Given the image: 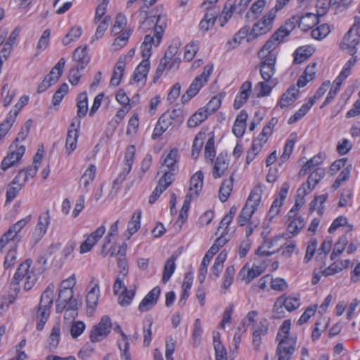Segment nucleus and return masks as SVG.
I'll list each match as a JSON object with an SVG mask.
<instances>
[{"instance_id":"nucleus-1","label":"nucleus","mask_w":360,"mask_h":360,"mask_svg":"<svg viewBox=\"0 0 360 360\" xmlns=\"http://www.w3.org/2000/svg\"><path fill=\"white\" fill-rule=\"evenodd\" d=\"M167 18L165 15H158L157 17L146 18L140 25L139 29L146 32L147 30L153 29L150 34L145 36L144 40L141 46L142 61L136 68L132 80L136 83L144 85L147 75L150 70L149 58L152 54V47H157L160 45L165 29L167 27Z\"/></svg>"},{"instance_id":"nucleus-2","label":"nucleus","mask_w":360,"mask_h":360,"mask_svg":"<svg viewBox=\"0 0 360 360\" xmlns=\"http://www.w3.org/2000/svg\"><path fill=\"white\" fill-rule=\"evenodd\" d=\"M179 172L176 159H164L158 174H162L157 187L149 197V203L153 204L160 195L172 184L174 176Z\"/></svg>"},{"instance_id":"nucleus-3","label":"nucleus","mask_w":360,"mask_h":360,"mask_svg":"<svg viewBox=\"0 0 360 360\" xmlns=\"http://www.w3.org/2000/svg\"><path fill=\"white\" fill-rule=\"evenodd\" d=\"M55 286L51 283L41 295L40 301L36 312L37 330H41L51 314V309L53 303V292Z\"/></svg>"},{"instance_id":"nucleus-4","label":"nucleus","mask_w":360,"mask_h":360,"mask_svg":"<svg viewBox=\"0 0 360 360\" xmlns=\"http://www.w3.org/2000/svg\"><path fill=\"white\" fill-rule=\"evenodd\" d=\"M73 290H59L56 306V312L57 314L62 313L65 309V314L70 311H74L76 315L77 314V311L79 307L82 305V302L76 298L73 299Z\"/></svg>"},{"instance_id":"nucleus-5","label":"nucleus","mask_w":360,"mask_h":360,"mask_svg":"<svg viewBox=\"0 0 360 360\" xmlns=\"http://www.w3.org/2000/svg\"><path fill=\"white\" fill-rule=\"evenodd\" d=\"M319 22V15L307 13L303 15H293L286 22V25L290 27L291 30H293L297 25L302 31L307 32Z\"/></svg>"},{"instance_id":"nucleus-6","label":"nucleus","mask_w":360,"mask_h":360,"mask_svg":"<svg viewBox=\"0 0 360 360\" xmlns=\"http://www.w3.org/2000/svg\"><path fill=\"white\" fill-rule=\"evenodd\" d=\"M32 260L30 259H26L24 262L20 264L15 273L11 282V289L13 291V293L10 295L11 297L9 301V304H12L14 302L15 296L18 294L20 290L19 283L22 278H26L27 276L33 275L32 271H30V267L32 264Z\"/></svg>"},{"instance_id":"nucleus-7","label":"nucleus","mask_w":360,"mask_h":360,"mask_svg":"<svg viewBox=\"0 0 360 360\" xmlns=\"http://www.w3.org/2000/svg\"><path fill=\"white\" fill-rule=\"evenodd\" d=\"M112 324L108 316H103L98 324L94 325L90 332V340L98 342L105 339L110 333Z\"/></svg>"},{"instance_id":"nucleus-8","label":"nucleus","mask_w":360,"mask_h":360,"mask_svg":"<svg viewBox=\"0 0 360 360\" xmlns=\"http://www.w3.org/2000/svg\"><path fill=\"white\" fill-rule=\"evenodd\" d=\"M158 120H160V124L162 123L167 128L172 126L177 129L184 122L185 115L183 109L176 108L166 111Z\"/></svg>"},{"instance_id":"nucleus-9","label":"nucleus","mask_w":360,"mask_h":360,"mask_svg":"<svg viewBox=\"0 0 360 360\" xmlns=\"http://www.w3.org/2000/svg\"><path fill=\"white\" fill-rule=\"evenodd\" d=\"M275 16L276 12L273 10L270 11L253 25L250 35L252 36V38H255L268 32L272 27Z\"/></svg>"},{"instance_id":"nucleus-10","label":"nucleus","mask_w":360,"mask_h":360,"mask_svg":"<svg viewBox=\"0 0 360 360\" xmlns=\"http://www.w3.org/2000/svg\"><path fill=\"white\" fill-rule=\"evenodd\" d=\"M289 189V183L284 182L268 212L267 217L269 220H272V219L279 214L280 209L283 205V202L287 197Z\"/></svg>"},{"instance_id":"nucleus-11","label":"nucleus","mask_w":360,"mask_h":360,"mask_svg":"<svg viewBox=\"0 0 360 360\" xmlns=\"http://www.w3.org/2000/svg\"><path fill=\"white\" fill-rule=\"evenodd\" d=\"M213 71V65H207L204 67L203 72L195 77L187 90L193 95H196L201 88L208 82L209 77Z\"/></svg>"},{"instance_id":"nucleus-12","label":"nucleus","mask_w":360,"mask_h":360,"mask_svg":"<svg viewBox=\"0 0 360 360\" xmlns=\"http://www.w3.org/2000/svg\"><path fill=\"white\" fill-rule=\"evenodd\" d=\"M269 323L266 319H262L258 323L252 325V346L255 350H259L262 343V337L269 331Z\"/></svg>"},{"instance_id":"nucleus-13","label":"nucleus","mask_w":360,"mask_h":360,"mask_svg":"<svg viewBox=\"0 0 360 360\" xmlns=\"http://www.w3.org/2000/svg\"><path fill=\"white\" fill-rule=\"evenodd\" d=\"M263 184H258L251 191L246 203L242 210H245L248 213H250V211L253 210L254 213L257 211V207L261 202L262 195L263 194Z\"/></svg>"},{"instance_id":"nucleus-14","label":"nucleus","mask_w":360,"mask_h":360,"mask_svg":"<svg viewBox=\"0 0 360 360\" xmlns=\"http://www.w3.org/2000/svg\"><path fill=\"white\" fill-rule=\"evenodd\" d=\"M277 55L271 54L269 57L261 58L264 59L260 63V74L265 81H270L276 72V63Z\"/></svg>"},{"instance_id":"nucleus-15","label":"nucleus","mask_w":360,"mask_h":360,"mask_svg":"<svg viewBox=\"0 0 360 360\" xmlns=\"http://www.w3.org/2000/svg\"><path fill=\"white\" fill-rule=\"evenodd\" d=\"M359 43L360 34L353 32V29H349L342 40L341 48L348 50L351 55H355Z\"/></svg>"},{"instance_id":"nucleus-16","label":"nucleus","mask_w":360,"mask_h":360,"mask_svg":"<svg viewBox=\"0 0 360 360\" xmlns=\"http://www.w3.org/2000/svg\"><path fill=\"white\" fill-rule=\"evenodd\" d=\"M105 232V227L103 225L101 226L96 231L92 232L80 245V253L83 254L89 252L96 244L98 240L101 238Z\"/></svg>"},{"instance_id":"nucleus-17","label":"nucleus","mask_w":360,"mask_h":360,"mask_svg":"<svg viewBox=\"0 0 360 360\" xmlns=\"http://www.w3.org/2000/svg\"><path fill=\"white\" fill-rule=\"evenodd\" d=\"M161 290L157 286L152 289L142 300L139 305V310L141 312L148 311L157 303Z\"/></svg>"},{"instance_id":"nucleus-18","label":"nucleus","mask_w":360,"mask_h":360,"mask_svg":"<svg viewBox=\"0 0 360 360\" xmlns=\"http://www.w3.org/2000/svg\"><path fill=\"white\" fill-rule=\"evenodd\" d=\"M295 340H290L288 343H286L285 340H280L276 349L278 360H290L295 351Z\"/></svg>"},{"instance_id":"nucleus-19","label":"nucleus","mask_w":360,"mask_h":360,"mask_svg":"<svg viewBox=\"0 0 360 360\" xmlns=\"http://www.w3.org/2000/svg\"><path fill=\"white\" fill-rule=\"evenodd\" d=\"M22 171H20L9 184V187L6 191V202H11L15 199L19 191L22 188L25 183L21 180Z\"/></svg>"},{"instance_id":"nucleus-20","label":"nucleus","mask_w":360,"mask_h":360,"mask_svg":"<svg viewBox=\"0 0 360 360\" xmlns=\"http://www.w3.org/2000/svg\"><path fill=\"white\" fill-rule=\"evenodd\" d=\"M300 305V299L295 297H288L283 298L280 297L274 304V311H278V309H281L283 312V307L288 311H292L297 309Z\"/></svg>"},{"instance_id":"nucleus-21","label":"nucleus","mask_w":360,"mask_h":360,"mask_svg":"<svg viewBox=\"0 0 360 360\" xmlns=\"http://www.w3.org/2000/svg\"><path fill=\"white\" fill-rule=\"evenodd\" d=\"M49 223V210H47L43 215L39 216L38 223L33 232V237L35 238V243H37L46 233Z\"/></svg>"},{"instance_id":"nucleus-22","label":"nucleus","mask_w":360,"mask_h":360,"mask_svg":"<svg viewBox=\"0 0 360 360\" xmlns=\"http://www.w3.org/2000/svg\"><path fill=\"white\" fill-rule=\"evenodd\" d=\"M298 94L299 89H297L295 86H291L282 95L277 105H279L281 108H288L297 100Z\"/></svg>"},{"instance_id":"nucleus-23","label":"nucleus","mask_w":360,"mask_h":360,"mask_svg":"<svg viewBox=\"0 0 360 360\" xmlns=\"http://www.w3.org/2000/svg\"><path fill=\"white\" fill-rule=\"evenodd\" d=\"M264 269L262 266L253 264L251 269H246V265L244 266L239 272L240 276L245 280L246 283H250L254 278L260 276Z\"/></svg>"},{"instance_id":"nucleus-24","label":"nucleus","mask_w":360,"mask_h":360,"mask_svg":"<svg viewBox=\"0 0 360 360\" xmlns=\"http://www.w3.org/2000/svg\"><path fill=\"white\" fill-rule=\"evenodd\" d=\"M72 59L77 63V65L80 66L81 70H84L90 61V57L87 53V47H77L73 52Z\"/></svg>"},{"instance_id":"nucleus-25","label":"nucleus","mask_w":360,"mask_h":360,"mask_svg":"<svg viewBox=\"0 0 360 360\" xmlns=\"http://www.w3.org/2000/svg\"><path fill=\"white\" fill-rule=\"evenodd\" d=\"M217 254L215 252V248H210L208 251L205 255L201 264L200 265L199 268V275L198 277V279L200 282V283H203L205 278L206 274L207 273V266L210 264V262L211 261V259L213 257V256Z\"/></svg>"},{"instance_id":"nucleus-26","label":"nucleus","mask_w":360,"mask_h":360,"mask_svg":"<svg viewBox=\"0 0 360 360\" xmlns=\"http://www.w3.org/2000/svg\"><path fill=\"white\" fill-rule=\"evenodd\" d=\"M125 61L124 59L122 58H119L118 60L117 61L112 75L111 77L110 84L112 86H117L120 84L121 79L123 76V72L125 69Z\"/></svg>"},{"instance_id":"nucleus-27","label":"nucleus","mask_w":360,"mask_h":360,"mask_svg":"<svg viewBox=\"0 0 360 360\" xmlns=\"http://www.w3.org/2000/svg\"><path fill=\"white\" fill-rule=\"evenodd\" d=\"M203 179V173L201 171H198L191 176L189 188V193L191 194V196L193 193L196 195H199L202 188Z\"/></svg>"},{"instance_id":"nucleus-28","label":"nucleus","mask_w":360,"mask_h":360,"mask_svg":"<svg viewBox=\"0 0 360 360\" xmlns=\"http://www.w3.org/2000/svg\"><path fill=\"white\" fill-rule=\"evenodd\" d=\"M325 176V169L322 167L315 168L309 174L307 183L304 184L307 186L309 191L313 190L319 181Z\"/></svg>"},{"instance_id":"nucleus-29","label":"nucleus","mask_w":360,"mask_h":360,"mask_svg":"<svg viewBox=\"0 0 360 360\" xmlns=\"http://www.w3.org/2000/svg\"><path fill=\"white\" fill-rule=\"evenodd\" d=\"M77 117L75 118H79V120H81V118L86 116L88 111V96L86 92L80 93L77 99Z\"/></svg>"},{"instance_id":"nucleus-30","label":"nucleus","mask_w":360,"mask_h":360,"mask_svg":"<svg viewBox=\"0 0 360 360\" xmlns=\"http://www.w3.org/2000/svg\"><path fill=\"white\" fill-rule=\"evenodd\" d=\"M177 259V255L173 254L169 258L167 259L166 261L164 269H163V274H162V281L163 283H166L171 276H172L175 268V261Z\"/></svg>"},{"instance_id":"nucleus-31","label":"nucleus","mask_w":360,"mask_h":360,"mask_svg":"<svg viewBox=\"0 0 360 360\" xmlns=\"http://www.w3.org/2000/svg\"><path fill=\"white\" fill-rule=\"evenodd\" d=\"M211 163H214L212 175L214 179L221 177L225 171L229 167V160L226 159H216V161L214 162V159H210Z\"/></svg>"},{"instance_id":"nucleus-32","label":"nucleus","mask_w":360,"mask_h":360,"mask_svg":"<svg viewBox=\"0 0 360 360\" xmlns=\"http://www.w3.org/2000/svg\"><path fill=\"white\" fill-rule=\"evenodd\" d=\"M60 327L58 325H56L52 328L51 333L48 338V345L46 348L49 352H54L60 342Z\"/></svg>"},{"instance_id":"nucleus-33","label":"nucleus","mask_w":360,"mask_h":360,"mask_svg":"<svg viewBox=\"0 0 360 360\" xmlns=\"http://www.w3.org/2000/svg\"><path fill=\"white\" fill-rule=\"evenodd\" d=\"M207 110L200 108L188 120L187 126L189 128H194L200 124L207 117Z\"/></svg>"},{"instance_id":"nucleus-34","label":"nucleus","mask_w":360,"mask_h":360,"mask_svg":"<svg viewBox=\"0 0 360 360\" xmlns=\"http://www.w3.org/2000/svg\"><path fill=\"white\" fill-rule=\"evenodd\" d=\"M99 285L96 283L91 289L88 292L86 297L87 307L94 310L96 307L99 297Z\"/></svg>"},{"instance_id":"nucleus-35","label":"nucleus","mask_w":360,"mask_h":360,"mask_svg":"<svg viewBox=\"0 0 360 360\" xmlns=\"http://www.w3.org/2000/svg\"><path fill=\"white\" fill-rule=\"evenodd\" d=\"M278 44V43L276 39H273V37L271 36V38L266 41L264 45L258 52L259 57L267 58L269 57L271 54L276 55V53L274 52V49Z\"/></svg>"},{"instance_id":"nucleus-36","label":"nucleus","mask_w":360,"mask_h":360,"mask_svg":"<svg viewBox=\"0 0 360 360\" xmlns=\"http://www.w3.org/2000/svg\"><path fill=\"white\" fill-rule=\"evenodd\" d=\"M312 55V49L310 47L300 46L297 48L294 53L293 63L300 64Z\"/></svg>"},{"instance_id":"nucleus-37","label":"nucleus","mask_w":360,"mask_h":360,"mask_svg":"<svg viewBox=\"0 0 360 360\" xmlns=\"http://www.w3.org/2000/svg\"><path fill=\"white\" fill-rule=\"evenodd\" d=\"M232 189L233 178L224 180L219 191V198L222 202H225L228 200Z\"/></svg>"},{"instance_id":"nucleus-38","label":"nucleus","mask_w":360,"mask_h":360,"mask_svg":"<svg viewBox=\"0 0 360 360\" xmlns=\"http://www.w3.org/2000/svg\"><path fill=\"white\" fill-rule=\"evenodd\" d=\"M290 320L286 319L283 322L282 325L279 328V330L277 334V338L281 337L280 340H285L286 343L290 342V340L296 341V338H292L290 336Z\"/></svg>"},{"instance_id":"nucleus-39","label":"nucleus","mask_w":360,"mask_h":360,"mask_svg":"<svg viewBox=\"0 0 360 360\" xmlns=\"http://www.w3.org/2000/svg\"><path fill=\"white\" fill-rule=\"evenodd\" d=\"M136 294V288L128 290L127 287H124V290H122L118 298V302L122 307L129 306Z\"/></svg>"},{"instance_id":"nucleus-40","label":"nucleus","mask_w":360,"mask_h":360,"mask_svg":"<svg viewBox=\"0 0 360 360\" xmlns=\"http://www.w3.org/2000/svg\"><path fill=\"white\" fill-rule=\"evenodd\" d=\"M266 0H257L255 1L250 10L246 13V17L248 18L256 19L259 17V14L264 10L266 5Z\"/></svg>"},{"instance_id":"nucleus-41","label":"nucleus","mask_w":360,"mask_h":360,"mask_svg":"<svg viewBox=\"0 0 360 360\" xmlns=\"http://www.w3.org/2000/svg\"><path fill=\"white\" fill-rule=\"evenodd\" d=\"M313 106V102L311 103L308 101L307 103H304L301 108L295 112V113L292 115L288 121L289 124H294L297 122L298 120H301L311 109Z\"/></svg>"},{"instance_id":"nucleus-42","label":"nucleus","mask_w":360,"mask_h":360,"mask_svg":"<svg viewBox=\"0 0 360 360\" xmlns=\"http://www.w3.org/2000/svg\"><path fill=\"white\" fill-rule=\"evenodd\" d=\"M304 225L305 222L304 218L299 216L297 219H293V221H289L287 230L292 236H295L304 228Z\"/></svg>"},{"instance_id":"nucleus-43","label":"nucleus","mask_w":360,"mask_h":360,"mask_svg":"<svg viewBox=\"0 0 360 360\" xmlns=\"http://www.w3.org/2000/svg\"><path fill=\"white\" fill-rule=\"evenodd\" d=\"M131 32L132 30L131 29H128L124 32H122L121 34L115 39L112 44L114 49L117 50L124 47L127 44Z\"/></svg>"},{"instance_id":"nucleus-44","label":"nucleus","mask_w":360,"mask_h":360,"mask_svg":"<svg viewBox=\"0 0 360 360\" xmlns=\"http://www.w3.org/2000/svg\"><path fill=\"white\" fill-rule=\"evenodd\" d=\"M65 65V60L64 58H61L56 65L52 68L50 73L46 76H49L53 82H56L60 77L61 76L63 68Z\"/></svg>"},{"instance_id":"nucleus-45","label":"nucleus","mask_w":360,"mask_h":360,"mask_svg":"<svg viewBox=\"0 0 360 360\" xmlns=\"http://www.w3.org/2000/svg\"><path fill=\"white\" fill-rule=\"evenodd\" d=\"M141 216V212L138 211L137 215L134 213L130 221L128 223L127 231L129 233L128 238L131 237L133 234H134L140 228V219Z\"/></svg>"},{"instance_id":"nucleus-46","label":"nucleus","mask_w":360,"mask_h":360,"mask_svg":"<svg viewBox=\"0 0 360 360\" xmlns=\"http://www.w3.org/2000/svg\"><path fill=\"white\" fill-rule=\"evenodd\" d=\"M217 19V15L215 13H207L204 15L203 18L200 20L199 27L200 29L204 31H208L210 27H212Z\"/></svg>"},{"instance_id":"nucleus-47","label":"nucleus","mask_w":360,"mask_h":360,"mask_svg":"<svg viewBox=\"0 0 360 360\" xmlns=\"http://www.w3.org/2000/svg\"><path fill=\"white\" fill-rule=\"evenodd\" d=\"M69 91V86L67 83L62 84L58 90L55 92L52 98V103L54 106L58 105L65 96Z\"/></svg>"},{"instance_id":"nucleus-48","label":"nucleus","mask_w":360,"mask_h":360,"mask_svg":"<svg viewBox=\"0 0 360 360\" xmlns=\"http://www.w3.org/2000/svg\"><path fill=\"white\" fill-rule=\"evenodd\" d=\"M330 27L328 24H322L311 32V37L317 40H321L330 33Z\"/></svg>"},{"instance_id":"nucleus-49","label":"nucleus","mask_w":360,"mask_h":360,"mask_svg":"<svg viewBox=\"0 0 360 360\" xmlns=\"http://www.w3.org/2000/svg\"><path fill=\"white\" fill-rule=\"evenodd\" d=\"M127 25V18L122 13L117 14L115 24L112 28V33L114 35L120 34Z\"/></svg>"},{"instance_id":"nucleus-50","label":"nucleus","mask_w":360,"mask_h":360,"mask_svg":"<svg viewBox=\"0 0 360 360\" xmlns=\"http://www.w3.org/2000/svg\"><path fill=\"white\" fill-rule=\"evenodd\" d=\"M82 30L80 27H72L69 32L62 39V42L64 45H68L71 42L75 41L82 34Z\"/></svg>"},{"instance_id":"nucleus-51","label":"nucleus","mask_w":360,"mask_h":360,"mask_svg":"<svg viewBox=\"0 0 360 360\" xmlns=\"http://www.w3.org/2000/svg\"><path fill=\"white\" fill-rule=\"evenodd\" d=\"M321 163L316 159H309L308 161L302 166L298 173L300 177L305 176L308 172H311L315 168H319V165Z\"/></svg>"},{"instance_id":"nucleus-52","label":"nucleus","mask_w":360,"mask_h":360,"mask_svg":"<svg viewBox=\"0 0 360 360\" xmlns=\"http://www.w3.org/2000/svg\"><path fill=\"white\" fill-rule=\"evenodd\" d=\"M41 160L42 159H34L33 165L32 167L28 168L26 171L22 170L23 172L22 176H23V178L21 180L23 181V183L25 184L29 177L33 178L36 175Z\"/></svg>"},{"instance_id":"nucleus-53","label":"nucleus","mask_w":360,"mask_h":360,"mask_svg":"<svg viewBox=\"0 0 360 360\" xmlns=\"http://www.w3.org/2000/svg\"><path fill=\"white\" fill-rule=\"evenodd\" d=\"M25 152V147L19 143L13 142L9 147V153L6 158H22Z\"/></svg>"},{"instance_id":"nucleus-54","label":"nucleus","mask_w":360,"mask_h":360,"mask_svg":"<svg viewBox=\"0 0 360 360\" xmlns=\"http://www.w3.org/2000/svg\"><path fill=\"white\" fill-rule=\"evenodd\" d=\"M297 135L295 133L291 134L285 141L284 150L281 158H289L293 150L296 141Z\"/></svg>"},{"instance_id":"nucleus-55","label":"nucleus","mask_w":360,"mask_h":360,"mask_svg":"<svg viewBox=\"0 0 360 360\" xmlns=\"http://www.w3.org/2000/svg\"><path fill=\"white\" fill-rule=\"evenodd\" d=\"M191 201V194L188 193L186 195L185 200L184 201L182 207L180 211V214L178 218V221H181L184 223L188 217V212L189 210L190 205Z\"/></svg>"},{"instance_id":"nucleus-56","label":"nucleus","mask_w":360,"mask_h":360,"mask_svg":"<svg viewBox=\"0 0 360 360\" xmlns=\"http://www.w3.org/2000/svg\"><path fill=\"white\" fill-rule=\"evenodd\" d=\"M110 20V16L105 15L103 20L98 25L96 32L94 36V39H99L104 35V33L108 27V22Z\"/></svg>"},{"instance_id":"nucleus-57","label":"nucleus","mask_w":360,"mask_h":360,"mask_svg":"<svg viewBox=\"0 0 360 360\" xmlns=\"http://www.w3.org/2000/svg\"><path fill=\"white\" fill-rule=\"evenodd\" d=\"M199 46L197 42H192L185 47L184 60L191 61L193 59L195 54L198 51Z\"/></svg>"},{"instance_id":"nucleus-58","label":"nucleus","mask_w":360,"mask_h":360,"mask_svg":"<svg viewBox=\"0 0 360 360\" xmlns=\"http://www.w3.org/2000/svg\"><path fill=\"white\" fill-rule=\"evenodd\" d=\"M292 30L290 27L285 25V27H281L277 31H276L272 35L273 39H276V41L280 44L283 41L285 37L288 36Z\"/></svg>"},{"instance_id":"nucleus-59","label":"nucleus","mask_w":360,"mask_h":360,"mask_svg":"<svg viewBox=\"0 0 360 360\" xmlns=\"http://www.w3.org/2000/svg\"><path fill=\"white\" fill-rule=\"evenodd\" d=\"M235 274V268L233 266H229L225 271L224 282L222 288L225 290L228 289L232 284L233 276Z\"/></svg>"},{"instance_id":"nucleus-60","label":"nucleus","mask_w":360,"mask_h":360,"mask_svg":"<svg viewBox=\"0 0 360 360\" xmlns=\"http://www.w3.org/2000/svg\"><path fill=\"white\" fill-rule=\"evenodd\" d=\"M80 124L81 120H79V118H73L72 120L71 124L68 129L67 137L78 138Z\"/></svg>"},{"instance_id":"nucleus-61","label":"nucleus","mask_w":360,"mask_h":360,"mask_svg":"<svg viewBox=\"0 0 360 360\" xmlns=\"http://www.w3.org/2000/svg\"><path fill=\"white\" fill-rule=\"evenodd\" d=\"M180 44L179 41H173L172 44L167 48L163 57L167 60H171L173 58H179L177 53Z\"/></svg>"},{"instance_id":"nucleus-62","label":"nucleus","mask_w":360,"mask_h":360,"mask_svg":"<svg viewBox=\"0 0 360 360\" xmlns=\"http://www.w3.org/2000/svg\"><path fill=\"white\" fill-rule=\"evenodd\" d=\"M85 324L81 321H74L71 326L70 334L73 338H78L84 330Z\"/></svg>"},{"instance_id":"nucleus-63","label":"nucleus","mask_w":360,"mask_h":360,"mask_svg":"<svg viewBox=\"0 0 360 360\" xmlns=\"http://www.w3.org/2000/svg\"><path fill=\"white\" fill-rule=\"evenodd\" d=\"M80 70H82L79 65H75L70 70L68 79L72 85L75 86L78 84L79 79L82 77Z\"/></svg>"},{"instance_id":"nucleus-64","label":"nucleus","mask_w":360,"mask_h":360,"mask_svg":"<svg viewBox=\"0 0 360 360\" xmlns=\"http://www.w3.org/2000/svg\"><path fill=\"white\" fill-rule=\"evenodd\" d=\"M214 348L216 354V360H227L226 349L220 340H215Z\"/></svg>"}]
</instances>
